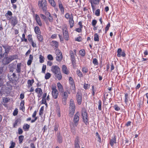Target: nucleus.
Segmentation results:
<instances>
[{
	"instance_id": "ddd939ff",
	"label": "nucleus",
	"mask_w": 148,
	"mask_h": 148,
	"mask_svg": "<svg viewBox=\"0 0 148 148\" xmlns=\"http://www.w3.org/2000/svg\"><path fill=\"white\" fill-rule=\"evenodd\" d=\"M82 99V97L81 95L80 94H79L78 93H77L76 95V99L78 104L79 105L81 104Z\"/></svg>"
},
{
	"instance_id": "0e129e2a",
	"label": "nucleus",
	"mask_w": 148,
	"mask_h": 148,
	"mask_svg": "<svg viewBox=\"0 0 148 148\" xmlns=\"http://www.w3.org/2000/svg\"><path fill=\"white\" fill-rule=\"evenodd\" d=\"M56 53L57 56H59L60 55L61 53H62L60 50L59 49H57L56 50Z\"/></svg>"
},
{
	"instance_id": "cd10ccee",
	"label": "nucleus",
	"mask_w": 148,
	"mask_h": 148,
	"mask_svg": "<svg viewBox=\"0 0 148 148\" xmlns=\"http://www.w3.org/2000/svg\"><path fill=\"white\" fill-rule=\"evenodd\" d=\"M34 82V79H32V80L29 79L28 80L27 84L28 87H30L31 86Z\"/></svg>"
},
{
	"instance_id": "09e8293b",
	"label": "nucleus",
	"mask_w": 148,
	"mask_h": 148,
	"mask_svg": "<svg viewBox=\"0 0 148 148\" xmlns=\"http://www.w3.org/2000/svg\"><path fill=\"white\" fill-rule=\"evenodd\" d=\"M69 81L70 84L71 85L75 84L73 78L71 77H69Z\"/></svg>"
},
{
	"instance_id": "c756f323",
	"label": "nucleus",
	"mask_w": 148,
	"mask_h": 148,
	"mask_svg": "<svg viewBox=\"0 0 148 148\" xmlns=\"http://www.w3.org/2000/svg\"><path fill=\"white\" fill-rule=\"evenodd\" d=\"M34 31L36 34H40V31L39 27L38 26H36L34 28Z\"/></svg>"
},
{
	"instance_id": "2eb2a0df",
	"label": "nucleus",
	"mask_w": 148,
	"mask_h": 148,
	"mask_svg": "<svg viewBox=\"0 0 148 148\" xmlns=\"http://www.w3.org/2000/svg\"><path fill=\"white\" fill-rule=\"evenodd\" d=\"M73 16L71 14V17L69 20V23L70 26V27L72 28L74 25V21L73 20Z\"/></svg>"
},
{
	"instance_id": "8fccbe9b",
	"label": "nucleus",
	"mask_w": 148,
	"mask_h": 148,
	"mask_svg": "<svg viewBox=\"0 0 148 148\" xmlns=\"http://www.w3.org/2000/svg\"><path fill=\"white\" fill-rule=\"evenodd\" d=\"M82 71L84 73H86L88 72V70L86 67H84L82 68Z\"/></svg>"
},
{
	"instance_id": "e2e57ef3",
	"label": "nucleus",
	"mask_w": 148,
	"mask_h": 148,
	"mask_svg": "<svg viewBox=\"0 0 148 148\" xmlns=\"http://www.w3.org/2000/svg\"><path fill=\"white\" fill-rule=\"evenodd\" d=\"M46 69V65H43L42 68V72L43 73H45V71Z\"/></svg>"
},
{
	"instance_id": "0eeeda50",
	"label": "nucleus",
	"mask_w": 148,
	"mask_h": 148,
	"mask_svg": "<svg viewBox=\"0 0 148 148\" xmlns=\"http://www.w3.org/2000/svg\"><path fill=\"white\" fill-rule=\"evenodd\" d=\"M51 71L55 75L60 73V69L58 66H53L51 68Z\"/></svg>"
},
{
	"instance_id": "6e6552de",
	"label": "nucleus",
	"mask_w": 148,
	"mask_h": 148,
	"mask_svg": "<svg viewBox=\"0 0 148 148\" xmlns=\"http://www.w3.org/2000/svg\"><path fill=\"white\" fill-rule=\"evenodd\" d=\"M3 47L5 49V52L2 55H1V57H4V56H8L10 49V47L6 46H3Z\"/></svg>"
},
{
	"instance_id": "2f4dec72",
	"label": "nucleus",
	"mask_w": 148,
	"mask_h": 148,
	"mask_svg": "<svg viewBox=\"0 0 148 148\" xmlns=\"http://www.w3.org/2000/svg\"><path fill=\"white\" fill-rule=\"evenodd\" d=\"M57 141L60 143H61L62 142V136H61L60 134L58 135Z\"/></svg>"
},
{
	"instance_id": "dca6fc26",
	"label": "nucleus",
	"mask_w": 148,
	"mask_h": 148,
	"mask_svg": "<svg viewBox=\"0 0 148 148\" xmlns=\"http://www.w3.org/2000/svg\"><path fill=\"white\" fill-rule=\"evenodd\" d=\"M35 18L36 22L38 25L40 26H42V23L40 20V17L37 14L35 15Z\"/></svg>"
},
{
	"instance_id": "a19ab883",
	"label": "nucleus",
	"mask_w": 148,
	"mask_h": 148,
	"mask_svg": "<svg viewBox=\"0 0 148 148\" xmlns=\"http://www.w3.org/2000/svg\"><path fill=\"white\" fill-rule=\"evenodd\" d=\"M98 108L99 110H101V100H99L98 102Z\"/></svg>"
},
{
	"instance_id": "5701e85b",
	"label": "nucleus",
	"mask_w": 148,
	"mask_h": 148,
	"mask_svg": "<svg viewBox=\"0 0 148 148\" xmlns=\"http://www.w3.org/2000/svg\"><path fill=\"white\" fill-rule=\"evenodd\" d=\"M33 59V55L31 54H30L29 55V60L27 62V64L28 66H29L31 64Z\"/></svg>"
},
{
	"instance_id": "3c124183",
	"label": "nucleus",
	"mask_w": 148,
	"mask_h": 148,
	"mask_svg": "<svg viewBox=\"0 0 148 148\" xmlns=\"http://www.w3.org/2000/svg\"><path fill=\"white\" fill-rule=\"evenodd\" d=\"M110 23H109L106 25V27H105V32L106 33L107 31L109 29V27H110Z\"/></svg>"
},
{
	"instance_id": "f3484780",
	"label": "nucleus",
	"mask_w": 148,
	"mask_h": 148,
	"mask_svg": "<svg viewBox=\"0 0 148 148\" xmlns=\"http://www.w3.org/2000/svg\"><path fill=\"white\" fill-rule=\"evenodd\" d=\"M57 86L58 88V90L61 93L64 91V88L63 86L60 82H58L57 84Z\"/></svg>"
},
{
	"instance_id": "ea45409f",
	"label": "nucleus",
	"mask_w": 148,
	"mask_h": 148,
	"mask_svg": "<svg viewBox=\"0 0 148 148\" xmlns=\"http://www.w3.org/2000/svg\"><path fill=\"white\" fill-rule=\"evenodd\" d=\"M75 126L74 125V124L72 126H71V132L74 134L75 133Z\"/></svg>"
},
{
	"instance_id": "13d9d810",
	"label": "nucleus",
	"mask_w": 148,
	"mask_h": 148,
	"mask_svg": "<svg viewBox=\"0 0 148 148\" xmlns=\"http://www.w3.org/2000/svg\"><path fill=\"white\" fill-rule=\"evenodd\" d=\"M18 113V109L17 108H16L14 110L13 114L14 116H15Z\"/></svg>"
},
{
	"instance_id": "79ce46f5",
	"label": "nucleus",
	"mask_w": 148,
	"mask_h": 148,
	"mask_svg": "<svg viewBox=\"0 0 148 148\" xmlns=\"http://www.w3.org/2000/svg\"><path fill=\"white\" fill-rule=\"evenodd\" d=\"M44 57L40 55L39 56V62L40 63H42L44 62Z\"/></svg>"
},
{
	"instance_id": "de8ad7c7",
	"label": "nucleus",
	"mask_w": 148,
	"mask_h": 148,
	"mask_svg": "<svg viewBox=\"0 0 148 148\" xmlns=\"http://www.w3.org/2000/svg\"><path fill=\"white\" fill-rule=\"evenodd\" d=\"M75 110H70V113L69 114V116L71 117L73 116L75 113Z\"/></svg>"
},
{
	"instance_id": "393cba45",
	"label": "nucleus",
	"mask_w": 148,
	"mask_h": 148,
	"mask_svg": "<svg viewBox=\"0 0 148 148\" xmlns=\"http://www.w3.org/2000/svg\"><path fill=\"white\" fill-rule=\"evenodd\" d=\"M62 70L64 73L66 75L69 74V72L67 70V67L65 65H63L62 66Z\"/></svg>"
},
{
	"instance_id": "6e6d98bb",
	"label": "nucleus",
	"mask_w": 148,
	"mask_h": 148,
	"mask_svg": "<svg viewBox=\"0 0 148 148\" xmlns=\"http://www.w3.org/2000/svg\"><path fill=\"white\" fill-rule=\"evenodd\" d=\"M97 22V21L96 20H93L92 21V26L93 27H94V26H95L96 25V24Z\"/></svg>"
},
{
	"instance_id": "69168bd1",
	"label": "nucleus",
	"mask_w": 148,
	"mask_h": 148,
	"mask_svg": "<svg viewBox=\"0 0 148 148\" xmlns=\"http://www.w3.org/2000/svg\"><path fill=\"white\" fill-rule=\"evenodd\" d=\"M89 85L88 84H85L84 86V88L85 89L87 90L89 88Z\"/></svg>"
},
{
	"instance_id": "bb28decb",
	"label": "nucleus",
	"mask_w": 148,
	"mask_h": 148,
	"mask_svg": "<svg viewBox=\"0 0 148 148\" xmlns=\"http://www.w3.org/2000/svg\"><path fill=\"white\" fill-rule=\"evenodd\" d=\"M24 103V101L23 100L20 103V110H22L23 111V110H25Z\"/></svg>"
},
{
	"instance_id": "c85d7f7f",
	"label": "nucleus",
	"mask_w": 148,
	"mask_h": 148,
	"mask_svg": "<svg viewBox=\"0 0 148 148\" xmlns=\"http://www.w3.org/2000/svg\"><path fill=\"white\" fill-rule=\"evenodd\" d=\"M62 53H61L60 55L57 56L56 58V60L60 62L62 60Z\"/></svg>"
},
{
	"instance_id": "f8f14e48",
	"label": "nucleus",
	"mask_w": 148,
	"mask_h": 148,
	"mask_svg": "<svg viewBox=\"0 0 148 148\" xmlns=\"http://www.w3.org/2000/svg\"><path fill=\"white\" fill-rule=\"evenodd\" d=\"M125 55H126L124 51H122L121 49L119 48L118 49L117 55L118 57H121V56H122L123 57H125Z\"/></svg>"
},
{
	"instance_id": "052dcab7",
	"label": "nucleus",
	"mask_w": 148,
	"mask_h": 148,
	"mask_svg": "<svg viewBox=\"0 0 148 148\" xmlns=\"http://www.w3.org/2000/svg\"><path fill=\"white\" fill-rule=\"evenodd\" d=\"M114 108L115 110L118 111L120 110V108L117 105H115L114 106Z\"/></svg>"
},
{
	"instance_id": "5fc2aeb1",
	"label": "nucleus",
	"mask_w": 148,
	"mask_h": 148,
	"mask_svg": "<svg viewBox=\"0 0 148 148\" xmlns=\"http://www.w3.org/2000/svg\"><path fill=\"white\" fill-rule=\"evenodd\" d=\"M96 136L99 139L98 141L101 143V138L99 134L97 132L96 133Z\"/></svg>"
},
{
	"instance_id": "4c0bfd02",
	"label": "nucleus",
	"mask_w": 148,
	"mask_h": 148,
	"mask_svg": "<svg viewBox=\"0 0 148 148\" xmlns=\"http://www.w3.org/2000/svg\"><path fill=\"white\" fill-rule=\"evenodd\" d=\"M37 37L39 41L40 42L42 41L43 40V37L40 34H38Z\"/></svg>"
},
{
	"instance_id": "864d4df0",
	"label": "nucleus",
	"mask_w": 148,
	"mask_h": 148,
	"mask_svg": "<svg viewBox=\"0 0 148 148\" xmlns=\"http://www.w3.org/2000/svg\"><path fill=\"white\" fill-rule=\"evenodd\" d=\"M28 40L30 42L33 41L32 35L29 34L28 36Z\"/></svg>"
},
{
	"instance_id": "9b49d317",
	"label": "nucleus",
	"mask_w": 148,
	"mask_h": 148,
	"mask_svg": "<svg viewBox=\"0 0 148 148\" xmlns=\"http://www.w3.org/2000/svg\"><path fill=\"white\" fill-rule=\"evenodd\" d=\"M52 93L53 98L55 99H56L58 95V92L56 88H53Z\"/></svg>"
},
{
	"instance_id": "20e7f679",
	"label": "nucleus",
	"mask_w": 148,
	"mask_h": 148,
	"mask_svg": "<svg viewBox=\"0 0 148 148\" xmlns=\"http://www.w3.org/2000/svg\"><path fill=\"white\" fill-rule=\"evenodd\" d=\"M61 93L62 103L64 105H65L66 104V100L68 96L67 91H63Z\"/></svg>"
},
{
	"instance_id": "a878e982",
	"label": "nucleus",
	"mask_w": 148,
	"mask_h": 148,
	"mask_svg": "<svg viewBox=\"0 0 148 148\" xmlns=\"http://www.w3.org/2000/svg\"><path fill=\"white\" fill-rule=\"evenodd\" d=\"M54 75L55 77H56L58 80H60L62 79V74L60 71V72L59 73H57L56 74H55Z\"/></svg>"
},
{
	"instance_id": "4468645a",
	"label": "nucleus",
	"mask_w": 148,
	"mask_h": 148,
	"mask_svg": "<svg viewBox=\"0 0 148 148\" xmlns=\"http://www.w3.org/2000/svg\"><path fill=\"white\" fill-rule=\"evenodd\" d=\"M70 110H75V106L74 101L71 99L70 101Z\"/></svg>"
},
{
	"instance_id": "e433bc0d",
	"label": "nucleus",
	"mask_w": 148,
	"mask_h": 148,
	"mask_svg": "<svg viewBox=\"0 0 148 148\" xmlns=\"http://www.w3.org/2000/svg\"><path fill=\"white\" fill-rule=\"evenodd\" d=\"M92 63L94 64V65H97L99 64V63L98 62V60L96 58H93L92 60Z\"/></svg>"
},
{
	"instance_id": "a18cd8bd",
	"label": "nucleus",
	"mask_w": 148,
	"mask_h": 148,
	"mask_svg": "<svg viewBox=\"0 0 148 148\" xmlns=\"http://www.w3.org/2000/svg\"><path fill=\"white\" fill-rule=\"evenodd\" d=\"M77 73L78 76L79 77H82L83 76V74L80 71V70H77Z\"/></svg>"
},
{
	"instance_id": "f257e3e1",
	"label": "nucleus",
	"mask_w": 148,
	"mask_h": 148,
	"mask_svg": "<svg viewBox=\"0 0 148 148\" xmlns=\"http://www.w3.org/2000/svg\"><path fill=\"white\" fill-rule=\"evenodd\" d=\"M16 55H15L5 56L2 60V62L4 65L8 64L12 61L16 59Z\"/></svg>"
},
{
	"instance_id": "37998d69",
	"label": "nucleus",
	"mask_w": 148,
	"mask_h": 148,
	"mask_svg": "<svg viewBox=\"0 0 148 148\" xmlns=\"http://www.w3.org/2000/svg\"><path fill=\"white\" fill-rule=\"evenodd\" d=\"M24 138V136L23 135H21L19 136L18 139L19 143L20 144H21L22 143L23 140V139Z\"/></svg>"
},
{
	"instance_id": "72a5a7b5",
	"label": "nucleus",
	"mask_w": 148,
	"mask_h": 148,
	"mask_svg": "<svg viewBox=\"0 0 148 148\" xmlns=\"http://www.w3.org/2000/svg\"><path fill=\"white\" fill-rule=\"evenodd\" d=\"M35 92L36 93H38L40 94V95L42 94V90L40 88H38L35 89Z\"/></svg>"
},
{
	"instance_id": "58836bf2",
	"label": "nucleus",
	"mask_w": 148,
	"mask_h": 148,
	"mask_svg": "<svg viewBox=\"0 0 148 148\" xmlns=\"http://www.w3.org/2000/svg\"><path fill=\"white\" fill-rule=\"evenodd\" d=\"M49 1L52 6L53 7L55 6L56 4L54 0H49Z\"/></svg>"
},
{
	"instance_id": "39448f33",
	"label": "nucleus",
	"mask_w": 148,
	"mask_h": 148,
	"mask_svg": "<svg viewBox=\"0 0 148 148\" xmlns=\"http://www.w3.org/2000/svg\"><path fill=\"white\" fill-rule=\"evenodd\" d=\"M79 113L78 112H77L74 115L73 122L75 127H77L78 125L79 120Z\"/></svg>"
},
{
	"instance_id": "4d7b16f0",
	"label": "nucleus",
	"mask_w": 148,
	"mask_h": 148,
	"mask_svg": "<svg viewBox=\"0 0 148 148\" xmlns=\"http://www.w3.org/2000/svg\"><path fill=\"white\" fill-rule=\"evenodd\" d=\"M11 145L9 148H14L15 146V143L13 141L11 142Z\"/></svg>"
},
{
	"instance_id": "7ed1b4c3",
	"label": "nucleus",
	"mask_w": 148,
	"mask_h": 148,
	"mask_svg": "<svg viewBox=\"0 0 148 148\" xmlns=\"http://www.w3.org/2000/svg\"><path fill=\"white\" fill-rule=\"evenodd\" d=\"M82 116L83 121L86 125L89 124L88 122V116L87 113L85 109L83 108L82 110Z\"/></svg>"
},
{
	"instance_id": "f03ea898",
	"label": "nucleus",
	"mask_w": 148,
	"mask_h": 148,
	"mask_svg": "<svg viewBox=\"0 0 148 148\" xmlns=\"http://www.w3.org/2000/svg\"><path fill=\"white\" fill-rule=\"evenodd\" d=\"M38 5L42 11L45 12L47 9V3L46 0H41L38 1Z\"/></svg>"
},
{
	"instance_id": "423d86ee",
	"label": "nucleus",
	"mask_w": 148,
	"mask_h": 148,
	"mask_svg": "<svg viewBox=\"0 0 148 148\" xmlns=\"http://www.w3.org/2000/svg\"><path fill=\"white\" fill-rule=\"evenodd\" d=\"M71 60V61L72 64L74 65L76 64V60L74 56L73 52L72 50H70L69 52Z\"/></svg>"
},
{
	"instance_id": "412c9836",
	"label": "nucleus",
	"mask_w": 148,
	"mask_h": 148,
	"mask_svg": "<svg viewBox=\"0 0 148 148\" xmlns=\"http://www.w3.org/2000/svg\"><path fill=\"white\" fill-rule=\"evenodd\" d=\"M116 138L115 136H114L111 139L109 142V143L111 147H113L114 143H116Z\"/></svg>"
},
{
	"instance_id": "9d476101",
	"label": "nucleus",
	"mask_w": 148,
	"mask_h": 148,
	"mask_svg": "<svg viewBox=\"0 0 148 148\" xmlns=\"http://www.w3.org/2000/svg\"><path fill=\"white\" fill-rule=\"evenodd\" d=\"M10 23L13 27H14L18 23V20L16 16H13L10 20Z\"/></svg>"
},
{
	"instance_id": "774afa93",
	"label": "nucleus",
	"mask_w": 148,
	"mask_h": 148,
	"mask_svg": "<svg viewBox=\"0 0 148 148\" xmlns=\"http://www.w3.org/2000/svg\"><path fill=\"white\" fill-rule=\"evenodd\" d=\"M18 134H22L23 132V131L22 130V129L21 128H19L18 129Z\"/></svg>"
},
{
	"instance_id": "bf43d9fd",
	"label": "nucleus",
	"mask_w": 148,
	"mask_h": 148,
	"mask_svg": "<svg viewBox=\"0 0 148 148\" xmlns=\"http://www.w3.org/2000/svg\"><path fill=\"white\" fill-rule=\"evenodd\" d=\"M100 11L99 9L97 10L95 12V14L97 16H99L100 15Z\"/></svg>"
},
{
	"instance_id": "f704fd0d",
	"label": "nucleus",
	"mask_w": 148,
	"mask_h": 148,
	"mask_svg": "<svg viewBox=\"0 0 148 148\" xmlns=\"http://www.w3.org/2000/svg\"><path fill=\"white\" fill-rule=\"evenodd\" d=\"M94 40L95 41H99V36L97 33L95 34H94Z\"/></svg>"
},
{
	"instance_id": "473e14b6",
	"label": "nucleus",
	"mask_w": 148,
	"mask_h": 148,
	"mask_svg": "<svg viewBox=\"0 0 148 148\" xmlns=\"http://www.w3.org/2000/svg\"><path fill=\"white\" fill-rule=\"evenodd\" d=\"M125 103L127 104V102L128 101L129 96L128 94L127 93L125 94Z\"/></svg>"
},
{
	"instance_id": "49530a36",
	"label": "nucleus",
	"mask_w": 148,
	"mask_h": 148,
	"mask_svg": "<svg viewBox=\"0 0 148 148\" xmlns=\"http://www.w3.org/2000/svg\"><path fill=\"white\" fill-rule=\"evenodd\" d=\"M44 107L42 106L39 111V114L40 115H42L43 114V112L44 111Z\"/></svg>"
},
{
	"instance_id": "4be33fe9",
	"label": "nucleus",
	"mask_w": 148,
	"mask_h": 148,
	"mask_svg": "<svg viewBox=\"0 0 148 148\" xmlns=\"http://www.w3.org/2000/svg\"><path fill=\"white\" fill-rule=\"evenodd\" d=\"M21 64L18 63L17 65V68L16 69V72L18 73V75L19 76L21 72Z\"/></svg>"
},
{
	"instance_id": "a211bd4d",
	"label": "nucleus",
	"mask_w": 148,
	"mask_h": 148,
	"mask_svg": "<svg viewBox=\"0 0 148 148\" xmlns=\"http://www.w3.org/2000/svg\"><path fill=\"white\" fill-rule=\"evenodd\" d=\"M12 12L10 11H8L7 13L5 14V16L8 20H10L12 17Z\"/></svg>"
},
{
	"instance_id": "680f3d73",
	"label": "nucleus",
	"mask_w": 148,
	"mask_h": 148,
	"mask_svg": "<svg viewBox=\"0 0 148 148\" xmlns=\"http://www.w3.org/2000/svg\"><path fill=\"white\" fill-rule=\"evenodd\" d=\"M48 59L50 60H53V58L51 54H49L47 56Z\"/></svg>"
},
{
	"instance_id": "aec40b11",
	"label": "nucleus",
	"mask_w": 148,
	"mask_h": 148,
	"mask_svg": "<svg viewBox=\"0 0 148 148\" xmlns=\"http://www.w3.org/2000/svg\"><path fill=\"white\" fill-rule=\"evenodd\" d=\"M45 14L47 15L48 16V18L49 21L51 23L53 21V19L52 16H51L49 12H45Z\"/></svg>"
},
{
	"instance_id": "338daca9",
	"label": "nucleus",
	"mask_w": 148,
	"mask_h": 148,
	"mask_svg": "<svg viewBox=\"0 0 148 148\" xmlns=\"http://www.w3.org/2000/svg\"><path fill=\"white\" fill-rule=\"evenodd\" d=\"M82 39V37L81 36H79L75 38V40L78 42H80L81 41Z\"/></svg>"
},
{
	"instance_id": "b1692460",
	"label": "nucleus",
	"mask_w": 148,
	"mask_h": 148,
	"mask_svg": "<svg viewBox=\"0 0 148 148\" xmlns=\"http://www.w3.org/2000/svg\"><path fill=\"white\" fill-rule=\"evenodd\" d=\"M59 7L61 12L63 14H64V8L63 7L62 4L61 3V2H60L59 3Z\"/></svg>"
},
{
	"instance_id": "603ef678",
	"label": "nucleus",
	"mask_w": 148,
	"mask_h": 148,
	"mask_svg": "<svg viewBox=\"0 0 148 148\" xmlns=\"http://www.w3.org/2000/svg\"><path fill=\"white\" fill-rule=\"evenodd\" d=\"M79 138L77 136L75 138V145L77 144H79Z\"/></svg>"
},
{
	"instance_id": "c9c22d12",
	"label": "nucleus",
	"mask_w": 148,
	"mask_h": 148,
	"mask_svg": "<svg viewBox=\"0 0 148 148\" xmlns=\"http://www.w3.org/2000/svg\"><path fill=\"white\" fill-rule=\"evenodd\" d=\"M80 54L82 56H84L85 55V52L84 50L82 49L80 50L79 51Z\"/></svg>"
},
{
	"instance_id": "7c9ffc66",
	"label": "nucleus",
	"mask_w": 148,
	"mask_h": 148,
	"mask_svg": "<svg viewBox=\"0 0 148 148\" xmlns=\"http://www.w3.org/2000/svg\"><path fill=\"white\" fill-rule=\"evenodd\" d=\"M30 127V125L27 124H25L23 126V130L26 131L28 130Z\"/></svg>"
},
{
	"instance_id": "6ab92c4d",
	"label": "nucleus",
	"mask_w": 148,
	"mask_h": 148,
	"mask_svg": "<svg viewBox=\"0 0 148 148\" xmlns=\"http://www.w3.org/2000/svg\"><path fill=\"white\" fill-rule=\"evenodd\" d=\"M51 45L53 46H54L56 48H58L59 46L58 42L55 40L52 41L51 42Z\"/></svg>"
},
{
	"instance_id": "1a4fd4ad",
	"label": "nucleus",
	"mask_w": 148,
	"mask_h": 148,
	"mask_svg": "<svg viewBox=\"0 0 148 148\" xmlns=\"http://www.w3.org/2000/svg\"><path fill=\"white\" fill-rule=\"evenodd\" d=\"M67 29L66 28V27H65L63 29V36L65 39L66 40H68L69 39L68 32Z\"/></svg>"
},
{
	"instance_id": "c03bdc74",
	"label": "nucleus",
	"mask_w": 148,
	"mask_h": 148,
	"mask_svg": "<svg viewBox=\"0 0 148 148\" xmlns=\"http://www.w3.org/2000/svg\"><path fill=\"white\" fill-rule=\"evenodd\" d=\"M51 76V75L50 73H47L45 75V78L46 79H48Z\"/></svg>"
}]
</instances>
